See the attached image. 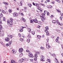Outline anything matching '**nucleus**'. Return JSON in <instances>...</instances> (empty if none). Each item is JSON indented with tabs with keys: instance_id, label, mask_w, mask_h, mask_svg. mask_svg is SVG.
<instances>
[{
	"instance_id": "21",
	"label": "nucleus",
	"mask_w": 63,
	"mask_h": 63,
	"mask_svg": "<svg viewBox=\"0 0 63 63\" xmlns=\"http://www.w3.org/2000/svg\"><path fill=\"white\" fill-rule=\"evenodd\" d=\"M28 38H31V35H30V34H29L28 36Z\"/></svg>"
},
{
	"instance_id": "38",
	"label": "nucleus",
	"mask_w": 63,
	"mask_h": 63,
	"mask_svg": "<svg viewBox=\"0 0 63 63\" xmlns=\"http://www.w3.org/2000/svg\"><path fill=\"white\" fill-rule=\"evenodd\" d=\"M4 33L1 34L0 33V36H4Z\"/></svg>"
},
{
	"instance_id": "43",
	"label": "nucleus",
	"mask_w": 63,
	"mask_h": 63,
	"mask_svg": "<svg viewBox=\"0 0 63 63\" xmlns=\"http://www.w3.org/2000/svg\"><path fill=\"white\" fill-rule=\"evenodd\" d=\"M45 28L46 29H47V30H48V26L46 27H45Z\"/></svg>"
},
{
	"instance_id": "30",
	"label": "nucleus",
	"mask_w": 63,
	"mask_h": 63,
	"mask_svg": "<svg viewBox=\"0 0 63 63\" xmlns=\"http://www.w3.org/2000/svg\"><path fill=\"white\" fill-rule=\"evenodd\" d=\"M28 6H29L30 7H31V6H32V5L30 4H28Z\"/></svg>"
},
{
	"instance_id": "54",
	"label": "nucleus",
	"mask_w": 63,
	"mask_h": 63,
	"mask_svg": "<svg viewBox=\"0 0 63 63\" xmlns=\"http://www.w3.org/2000/svg\"><path fill=\"white\" fill-rule=\"evenodd\" d=\"M42 38H44V37H45V36H44V35H43L42 36Z\"/></svg>"
},
{
	"instance_id": "6",
	"label": "nucleus",
	"mask_w": 63,
	"mask_h": 63,
	"mask_svg": "<svg viewBox=\"0 0 63 63\" xmlns=\"http://www.w3.org/2000/svg\"><path fill=\"white\" fill-rule=\"evenodd\" d=\"M23 51V49L22 48H20L19 49V52H22Z\"/></svg>"
},
{
	"instance_id": "29",
	"label": "nucleus",
	"mask_w": 63,
	"mask_h": 63,
	"mask_svg": "<svg viewBox=\"0 0 63 63\" xmlns=\"http://www.w3.org/2000/svg\"><path fill=\"white\" fill-rule=\"evenodd\" d=\"M12 11V9H9V13H11Z\"/></svg>"
},
{
	"instance_id": "10",
	"label": "nucleus",
	"mask_w": 63,
	"mask_h": 63,
	"mask_svg": "<svg viewBox=\"0 0 63 63\" xmlns=\"http://www.w3.org/2000/svg\"><path fill=\"white\" fill-rule=\"evenodd\" d=\"M35 6L37 7V9H39V4L35 3Z\"/></svg>"
},
{
	"instance_id": "62",
	"label": "nucleus",
	"mask_w": 63,
	"mask_h": 63,
	"mask_svg": "<svg viewBox=\"0 0 63 63\" xmlns=\"http://www.w3.org/2000/svg\"><path fill=\"white\" fill-rule=\"evenodd\" d=\"M61 15L62 16H63V13H61Z\"/></svg>"
},
{
	"instance_id": "40",
	"label": "nucleus",
	"mask_w": 63,
	"mask_h": 63,
	"mask_svg": "<svg viewBox=\"0 0 63 63\" xmlns=\"http://www.w3.org/2000/svg\"><path fill=\"white\" fill-rule=\"evenodd\" d=\"M27 42H28V43H29V42H30V39H28L27 40Z\"/></svg>"
},
{
	"instance_id": "1",
	"label": "nucleus",
	"mask_w": 63,
	"mask_h": 63,
	"mask_svg": "<svg viewBox=\"0 0 63 63\" xmlns=\"http://www.w3.org/2000/svg\"><path fill=\"white\" fill-rule=\"evenodd\" d=\"M13 21V20L12 18H10V21L9 20H8L7 21V22L8 24H10L12 25V22Z\"/></svg>"
},
{
	"instance_id": "50",
	"label": "nucleus",
	"mask_w": 63,
	"mask_h": 63,
	"mask_svg": "<svg viewBox=\"0 0 63 63\" xmlns=\"http://www.w3.org/2000/svg\"><path fill=\"white\" fill-rule=\"evenodd\" d=\"M47 16H48L49 15V13L48 12H47Z\"/></svg>"
},
{
	"instance_id": "47",
	"label": "nucleus",
	"mask_w": 63,
	"mask_h": 63,
	"mask_svg": "<svg viewBox=\"0 0 63 63\" xmlns=\"http://www.w3.org/2000/svg\"><path fill=\"white\" fill-rule=\"evenodd\" d=\"M40 48H41V49L43 50V49H44V48L43 47H41Z\"/></svg>"
},
{
	"instance_id": "46",
	"label": "nucleus",
	"mask_w": 63,
	"mask_h": 63,
	"mask_svg": "<svg viewBox=\"0 0 63 63\" xmlns=\"http://www.w3.org/2000/svg\"><path fill=\"white\" fill-rule=\"evenodd\" d=\"M60 18L61 20H62V16H61L60 17Z\"/></svg>"
},
{
	"instance_id": "24",
	"label": "nucleus",
	"mask_w": 63,
	"mask_h": 63,
	"mask_svg": "<svg viewBox=\"0 0 63 63\" xmlns=\"http://www.w3.org/2000/svg\"><path fill=\"white\" fill-rule=\"evenodd\" d=\"M20 41L22 42V41H23V39L22 38H20Z\"/></svg>"
},
{
	"instance_id": "11",
	"label": "nucleus",
	"mask_w": 63,
	"mask_h": 63,
	"mask_svg": "<svg viewBox=\"0 0 63 63\" xmlns=\"http://www.w3.org/2000/svg\"><path fill=\"white\" fill-rule=\"evenodd\" d=\"M23 60H24V59H21L19 61V63H22V62H23Z\"/></svg>"
},
{
	"instance_id": "9",
	"label": "nucleus",
	"mask_w": 63,
	"mask_h": 63,
	"mask_svg": "<svg viewBox=\"0 0 63 63\" xmlns=\"http://www.w3.org/2000/svg\"><path fill=\"white\" fill-rule=\"evenodd\" d=\"M46 47L47 49H49L50 48V46L48 45V44H47V43H46Z\"/></svg>"
},
{
	"instance_id": "12",
	"label": "nucleus",
	"mask_w": 63,
	"mask_h": 63,
	"mask_svg": "<svg viewBox=\"0 0 63 63\" xmlns=\"http://www.w3.org/2000/svg\"><path fill=\"white\" fill-rule=\"evenodd\" d=\"M7 37H8V38H9L10 39H12V38H13V36L10 35H8Z\"/></svg>"
},
{
	"instance_id": "33",
	"label": "nucleus",
	"mask_w": 63,
	"mask_h": 63,
	"mask_svg": "<svg viewBox=\"0 0 63 63\" xmlns=\"http://www.w3.org/2000/svg\"><path fill=\"white\" fill-rule=\"evenodd\" d=\"M23 53H21L19 55L21 57L22 56H23Z\"/></svg>"
},
{
	"instance_id": "18",
	"label": "nucleus",
	"mask_w": 63,
	"mask_h": 63,
	"mask_svg": "<svg viewBox=\"0 0 63 63\" xmlns=\"http://www.w3.org/2000/svg\"><path fill=\"white\" fill-rule=\"evenodd\" d=\"M55 61L56 63H58V61L57 59V58H55Z\"/></svg>"
},
{
	"instance_id": "31",
	"label": "nucleus",
	"mask_w": 63,
	"mask_h": 63,
	"mask_svg": "<svg viewBox=\"0 0 63 63\" xmlns=\"http://www.w3.org/2000/svg\"><path fill=\"white\" fill-rule=\"evenodd\" d=\"M12 43V41L11 40V41H10L9 42V44L10 45H11Z\"/></svg>"
},
{
	"instance_id": "41",
	"label": "nucleus",
	"mask_w": 63,
	"mask_h": 63,
	"mask_svg": "<svg viewBox=\"0 0 63 63\" xmlns=\"http://www.w3.org/2000/svg\"><path fill=\"white\" fill-rule=\"evenodd\" d=\"M57 22L58 24H59V25H61V24H60V23L58 21H57Z\"/></svg>"
},
{
	"instance_id": "56",
	"label": "nucleus",
	"mask_w": 63,
	"mask_h": 63,
	"mask_svg": "<svg viewBox=\"0 0 63 63\" xmlns=\"http://www.w3.org/2000/svg\"><path fill=\"white\" fill-rule=\"evenodd\" d=\"M47 1L48 2H49V1H50V0H47Z\"/></svg>"
},
{
	"instance_id": "7",
	"label": "nucleus",
	"mask_w": 63,
	"mask_h": 63,
	"mask_svg": "<svg viewBox=\"0 0 63 63\" xmlns=\"http://www.w3.org/2000/svg\"><path fill=\"white\" fill-rule=\"evenodd\" d=\"M29 55L30 57H33V55L31 53H29Z\"/></svg>"
},
{
	"instance_id": "44",
	"label": "nucleus",
	"mask_w": 63,
	"mask_h": 63,
	"mask_svg": "<svg viewBox=\"0 0 63 63\" xmlns=\"http://www.w3.org/2000/svg\"><path fill=\"white\" fill-rule=\"evenodd\" d=\"M47 61H48V62H50V59H47Z\"/></svg>"
},
{
	"instance_id": "35",
	"label": "nucleus",
	"mask_w": 63,
	"mask_h": 63,
	"mask_svg": "<svg viewBox=\"0 0 63 63\" xmlns=\"http://www.w3.org/2000/svg\"><path fill=\"white\" fill-rule=\"evenodd\" d=\"M42 11H43V9H40V10H39V11L40 12V13H42Z\"/></svg>"
},
{
	"instance_id": "5",
	"label": "nucleus",
	"mask_w": 63,
	"mask_h": 63,
	"mask_svg": "<svg viewBox=\"0 0 63 63\" xmlns=\"http://www.w3.org/2000/svg\"><path fill=\"white\" fill-rule=\"evenodd\" d=\"M18 16V14H17V13L16 12H15L13 14V16H14L17 17V16Z\"/></svg>"
},
{
	"instance_id": "53",
	"label": "nucleus",
	"mask_w": 63,
	"mask_h": 63,
	"mask_svg": "<svg viewBox=\"0 0 63 63\" xmlns=\"http://www.w3.org/2000/svg\"><path fill=\"white\" fill-rule=\"evenodd\" d=\"M18 35L20 37H21V35H20V34H19Z\"/></svg>"
},
{
	"instance_id": "45",
	"label": "nucleus",
	"mask_w": 63,
	"mask_h": 63,
	"mask_svg": "<svg viewBox=\"0 0 63 63\" xmlns=\"http://www.w3.org/2000/svg\"><path fill=\"white\" fill-rule=\"evenodd\" d=\"M48 32V31H47V30H45V32H46L47 33V32Z\"/></svg>"
},
{
	"instance_id": "15",
	"label": "nucleus",
	"mask_w": 63,
	"mask_h": 63,
	"mask_svg": "<svg viewBox=\"0 0 63 63\" xmlns=\"http://www.w3.org/2000/svg\"><path fill=\"white\" fill-rule=\"evenodd\" d=\"M2 13L3 14H8V12H5L4 11H2Z\"/></svg>"
},
{
	"instance_id": "8",
	"label": "nucleus",
	"mask_w": 63,
	"mask_h": 63,
	"mask_svg": "<svg viewBox=\"0 0 63 63\" xmlns=\"http://www.w3.org/2000/svg\"><path fill=\"white\" fill-rule=\"evenodd\" d=\"M5 40L6 42H8L10 41V39L8 37H6L5 39Z\"/></svg>"
},
{
	"instance_id": "19",
	"label": "nucleus",
	"mask_w": 63,
	"mask_h": 63,
	"mask_svg": "<svg viewBox=\"0 0 63 63\" xmlns=\"http://www.w3.org/2000/svg\"><path fill=\"white\" fill-rule=\"evenodd\" d=\"M28 31L29 32H31V28H29L28 29Z\"/></svg>"
},
{
	"instance_id": "20",
	"label": "nucleus",
	"mask_w": 63,
	"mask_h": 63,
	"mask_svg": "<svg viewBox=\"0 0 63 63\" xmlns=\"http://www.w3.org/2000/svg\"><path fill=\"white\" fill-rule=\"evenodd\" d=\"M11 63H16L15 62L14 60H12L11 61Z\"/></svg>"
},
{
	"instance_id": "49",
	"label": "nucleus",
	"mask_w": 63,
	"mask_h": 63,
	"mask_svg": "<svg viewBox=\"0 0 63 63\" xmlns=\"http://www.w3.org/2000/svg\"><path fill=\"white\" fill-rule=\"evenodd\" d=\"M43 59H41L40 60H41V61H44L45 60Z\"/></svg>"
},
{
	"instance_id": "39",
	"label": "nucleus",
	"mask_w": 63,
	"mask_h": 63,
	"mask_svg": "<svg viewBox=\"0 0 63 63\" xmlns=\"http://www.w3.org/2000/svg\"><path fill=\"white\" fill-rule=\"evenodd\" d=\"M30 61H31V62H33V59H30Z\"/></svg>"
},
{
	"instance_id": "27",
	"label": "nucleus",
	"mask_w": 63,
	"mask_h": 63,
	"mask_svg": "<svg viewBox=\"0 0 63 63\" xmlns=\"http://www.w3.org/2000/svg\"><path fill=\"white\" fill-rule=\"evenodd\" d=\"M37 37L38 39H41V37L39 35H38L37 36Z\"/></svg>"
},
{
	"instance_id": "37",
	"label": "nucleus",
	"mask_w": 63,
	"mask_h": 63,
	"mask_svg": "<svg viewBox=\"0 0 63 63\" xmlns=\"http://www.w3.org/2000/svg\"><path fill=\"white\" fill-rule=\"evenodd\" d=\"M21 6H22V1H21L20 2Z\"/></svg>"
},
{
	"instance_id": "28",
	"label": "nucleus",
	"mask_w": 63,
	"mask_h": 63,
	"mask_svg": "<svg viewBox=\"0 0 63 63\" xmlns=\"http://www.w3.org/2000/svg\"><path fill=\"white\" fill-rule=\"evenodd\" d=\"M46 34L48 36H49V32H46Z\"/></svg>"
},
{
	"instance_id": "25",
	"label": "nucleus",
	"mask_w": 63,
	"mask_h": 63,
	"mask_svg": "<svg viewBox=\"0 0 63 63\" xmlns=\"http://www.w3.org/2000/svg\"><path fill=\"white\" fill-rule=\"evenodd\" d=\"M31 33L33 35H34L35 34V32L34 31L32 32Z\"/></svg>"
},
{
	"instance_id": "3",
	"label": "nucleus",
	"mask_w": 63,
	"mask_h": 63,
	"mask_svg": "<svg viewBox=\"0 0 63 63\" xmlns=\"http://www.w3.org/2000/svg\"><path fill=\"white\" fill-rule=\"evenodd\" d=\"M33 22H35V23H37V22H38V23L39 24H40V22H39V21L38 22V20H37L36 18H35V19L33 20Z\"/></svg>"
},
{
	"instance_id": "34",
	"label": "nucleus",
	"mask_w": 63,
	"mask_h": 63,
	"mask_svg": "<svg viewBox=\"0 0 63 63\" xmlns=\"http://www.w3.org/2000/svg\"><path fill=\"white\" fill-rule=\"evenodd\" d=\"M41 15L42 16H45V13H42L41 14Z\"/></svg>"
},
{
	"instance_id": "57",
	"label": "nucleus",
	"mask_w": 63,
	"mask_h": 63,
	"mask_svg": "<svg viewBox=\"0 0 63 63\" xmlns=\"http://www.w3.org/2000/svg\"><path fill=\"white\" fill-rule=\"evenodd\" d=\"M58 3H60V0H58Z\"/></svg>"
},
{
	"instance_id": "2",
	"label": "nucleus",
	"mask_w": 63,
	"mask_h": 63,
	"mask_svg": "<svg viewBox=\"0 0 63 63\" xmlns=\"http://www.w3.org/2000/svg\"><path fill=\"white\" fill-rule=\"evenodd\" d=\"M36 54H35V55L34 56V57H35V58H36V59H35V60H37V57H38V55L37 54H40V53L39 52H36Z\"/></svg>"
},
{
	"instance_id": "14",
	"label": "nucleus",
	"mask_w": 63,
	"mask_h": 63,
	"mask_svg": "<svg viewBox=\"0 0 63 63\" xmlns=\"http://www.w3.org/2000/svg\"><path fill=\"white\" fill-rule=\"evenodd\" d=\"M2 26L0 25V32H1L2 31Z\"/></svg>"
},
{
	"instance_id": "51",
	"label": "nucleus",
	"mask_w": 63,
	"mask_h": 63,
	"mask_svg": "<svg viewBox=\"0 0 63 63\" xmlns=\"http://www.w3.org/2000/svg\"><path fill=\"white\" fill-rule=\"evenodd\" d=\"M24 9L25 10H26V9H27V7H24Z\"/></svg>"
},
{
	"instance_id": "64",
	"label": "nucleus",
	"mask_w": 63,
	"mask_h": 63,
	"mask_svg": "<svg viewBox=\"0 0 63 63\" xmlns=\"http://www.w3.org/2000/svg\"><path fill=\"white\" fill-rule=\"evenodd\" d=\"M6 2H3V4H4L5 5L6 4Z\"/></svg>"
},
{
	"instance_id": "42",
	"label": "nucleus",
	"mask_w": 63,
	"mask_h": 63,
	"mask_svg": "<svg viewBox=\"0 0 63 63\" xmlns=\"http://www.w3.org/2000/svg\"><path fill=\"white\" fill-rule=\"evenodd\" d=\"M36 15L37 16H40V15L39 14H36Z\"/></svg>"
},
{
	"instance_id": "16",
	"label": "nucleus",
	"mask_w": 63,
	"mask_h": 63,
	"mask_svg": "<svg viewBox=\"0 0 63 63\" xmlns=\"http://www.w3.org/2000/svg\"><path fill=\"white\" fill-rule=\"evenodd\" d=\"M59 38L58 37H57L56 38V41L57 42V43H59L60 42H58V40H59Z\"/></svg>"
},
{
	"instance_id": "4",
	"label": "nucleus",
	"mask_w": 63,
	"mask_h": 63,
	"mask_svg": "<svg viewBox=\"0 0 63 63\" xmlns=\"http://www.w3.org/2000/svg\"><path fill=\"white\" fill-rule=\"evenodd\" d=\"M26 27H21V29H20L19 30L20 32H22L23 31V28H26Z\"/></svg>"
},
{
	"instance_id": "26",
	"label": "nucleus",
	"mask_w": 63,
	"mask_h": 63,
	"mask_svg": "<svg viewBox=\"0 0 63 63\" xmlns=\"http://www.w3.org/2000/svg\"><path fill=\"white\" fill-rule=\"evenodd\" d=\"M52 22H53V23H55L56 22V21L55 20H53L52 21Z\"/></svg>"
},
{
	"instance_id": "13",
	"label": "nucleus",
	"mask_w": 63,
	"mask_h": 63,
	"mask_svg": "<svg viewBox=\"0 0 63 63\" xmlns=\"http://www.w3.org/2000/svg\"><path fill=\"white\" fill-rule=\"evenodd\" d=\"M12 52L13 54H14V53H16V50H15L13 49L12 50Z\"/></svg>"
},
{
	"instance_id": "32",
	"label": "nucleus",
	"mask_w": 63,
	"mask_h": 63,
	"mask_svg": "<svg viewBox=\"0 0 63 63\" xmlns=\"http://www.w3.org/2000/svg\"><path fill=\"white\" fill-rule=\"evenodd\" d=\"M0 16L1 17H3V14H2V13H1L0 14Z\"/></svg>"
},
{
	"instance_id": "48",
	"label": "nucleus",
	"mask_w": 63,
	"mask_h": 63,
	"mask_svg": "<svg viewBox=\"0 0 63 63\" xmlns=\"http://www.w3.org/2000/svg\"><path fill=\"white\" fill-rule=\"evenodd\" d=\"M6 18H5V17L3 18V20L4 21H6Z\"/></svg>"
},
{
	"instance_id": "61",
	"label": "nucleus",
	"mask_w": 63,
	"mask_h": 63,
	"mask_svg": "<svg viewBox=\"0 0 63 63\" xmlns=\"http://www.w3.org/2000/svg\"><path fill=\"white\" fill-rule=\"evenodd\" d=\"M48 41H49V39H47V41L48 42Z\"/></svg>"
},
{
	"instance_id": "22",
	"label": "nucleus",
	"mask_w": 63,
	"mask_h": 63,
	"mask_svg": "<svg viewBox=\"0 0 63 63\" xmlns=\"http://www.w3.org/2000/svg\"><path fill=\"white\" fill-rule=\"evenodd\" d=\"M52 56H54L55 57V58H56V55L54 54H52Z\"/></svg>"
},
{
	"instance_id": "60",
	"label": "nucleus",
	"mask_w": 63,
	"mask_h": 63,
	"mask_svg": "<svg viewBox=\"0 0 63 63\" xmlns=\"http://www.w3.org/2000/svg\"><path fill=\"white\" fill-rule=\"evenodd\" d=\"M23 21L24 22H25V21H26V20H25V19H24V20H23Z\"/></svg>"
},
{
	"instance_id": "59",
	"label": "nucleus",
	"mask_w": 63,
	"mask_h": 63,
	"mask_svg": "<svg viewBox=\"0 0 63 63\" xmlns=\"http://www.w3.org/2000/svg\"><path fill=\"white\" fill-rule=\"evenodd\" d=\"M26 51L27 52H29V50H26Z\"/></svg>"
},
{
	"instance_id": "63",
	"label": "nucleus",
	"mask_w": 63,
	"mask_h": 63,
	"mask_svg": "<svg viewBox=\"0 0 63 63\" xmlns=\"http://www.w3.org/2000/svg\"><path fill=\"white\" fill-rule=\"evenodd\" d=\"M33 4L34 6H35V3H34V2L33 3Z\"/></svg>"
},
{
	"instance_id": "55",
	"label": "nucleus",
	"mask_w": 63,
	"mask_h": 63,
	"mask_svg": "<svg viewBox=\"0 0 63 63\" xmlns=\"http://www.w3.org/2000/svg\"><path fill=\"white\" fill-rule=\"evenodd\" d=\"M21 16H23V13H21Z\"/></svg>"
},
{
	"instance_id": "17",
	"label": "nucleus",
	"mask_w": 63,
	"mask_h": 63,
	"mask_svg": "<svg viewBox=\"0 0 63 63\" xmlns=\"http://www.w3.org/2000/svg\"><path fill=\"white\" fill-rule=\"evenodd\" d=\"M40 57L41 59H44L45 58V57L43 55H41Z\"/></svg>"
},
{
	"instance_id": "23",
	"label": "nucleus",
	"mask_w": 63,
	"mask_h": 63,
	"mask_svg": "<svg viewBox=\"0 0 63 63\" xmlns=\"http://www.w3.org/2000/svg\"><path fill=\"white\" fill-rule=\"evenodd\" d=\"M33 20H30V23H33L34 22H33Z\"/></svg>"
},
{
	"instance_id": "36",
	"label": "nucleus",
	"mask_w": 63,
	"mask_h": 63,
	"mask_svg": "<svg viewBox=\"0 0 63 63\" xmlns=\"http://www.w3.org/2000/svg\"><path fill=\"white\" fill-rule=\"evenodd\" d=\"M47 13H48V12L47 11H44V13L45 14H47Z\"/></svg>"
},
{
	"instance_id": "52",
	"label": "nucleus",
	"mask_w": 63,
	"mask_h": 63,
	"mask_svg": "<svg viewBox=\"0 0 63 63\" xmlns=\"http://www.w3.org/2000/svg\"><path fill=\"white\" fill-rule=\"evenodd\" d=\"M9 45L8 44H6V47H8L9 46Z\"/></svg>"
},
{
	"instance_id": "58",
	"label": "nucleus",
	"mask_w": 63,
	"mask_h": 63,
	"mask_svg": "<svg viewBox=\"0 0 63 63\" xmlns=\"http://www.w3.org/2000/svg\"><path fill=\"white\" fill-rule=\"evenodd\" d=\"M53 17V15H51V17L52 18Z\"/></svg>"
}]
</instances>
